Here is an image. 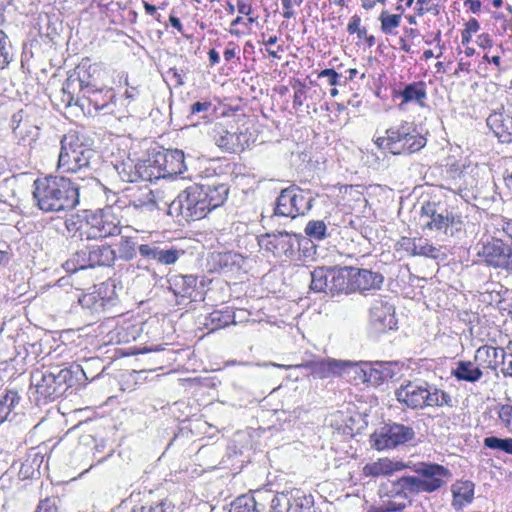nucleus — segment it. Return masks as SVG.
Here are the masks:
<instances>
[{
	"label": "nucleus",
	"mask_w": 512,
	"mask_h": 512,
	"mask_svg": "<svg viewBox=\"0 0 512 512\" xmlns=\"http://www.w3.org/2000/svg\"><path fill=\"white\" fill-rule=\"evenodd\" d=\"M33 198L44 212L74 209L79 204V187L66 177L49 176L34 181Z\"/></svg>",
	"instance_id": "obj_1"
},
{
	"label": "nucleus",
	"mask_w": 512,
	"mask_h": 512,
	"mask_svg": "<svg viewBox=\"0 0 512 512\" xmlns=\"http://www.w3.org/2000/svg\"><path fill=\"white\" fill-rule=\"evenodd\" d=\"M397 401L409 409L454 406L452 396L426 381H407L395 391Z\"/></svg>",
	"instance_id": "obj_2"
},
{
	"label": "nucleus",
	"mask_w": 512,
	"mask_h": 512,
	"mask_svg": "<svg viewBox=\"0 0 512 512\" xmlns=\"http://www.w3.org/2000/svg\"><path fill=\"white\" fill-rule=\"evenodd\" d=\"M420 220L424 230L435 232L442 241L457 236L463 229L461 216L454 214L440 202L427 201L423 203Z\"/></svg>",
	"instance_id": "obj_3"
},
{
	"label": "nucleus",
	"mask_w": 512,
	"mask_h": 512,
	"mask_svg": "<svg viewBox=\"0 0 512 512\" xmlns=\"http://www.w3.org/2000/svg\"><path fill=\"white\" fill-rule=\"evenodd\" d=\"M58 157V169L62 172L76 173L88 168L94 150L90 139L78 132H69L61 139Z\"/></svg>",
	"instance_id": "obj_4"
},
{
	"label": "nucleus",
	"mask_w": 512,
	"mask_h": 512,
	"mask_svg": "<svg viewBox=\"0 0 512 512\" xmlns=\"http://www.w3.org/2000/svg\"><path fill=\"white\" fill-rule=\"evenodd\" d=\"M117 259L116 251L107 244L86 245L76 251L63 267L67 272L95 267H110Z\"/></svg>",
	"instance_id": "obj_5"
},
{
	"label": "nucleus",
	"mask_w": 512,
	"mask_h": 512,
	"mask_svg": "<svg viewBox=\"0 0 512 512\" xmlns=\"http://www.w3.org/2000/svg\"><path fill=\"white\" fill-rule=\"evenodd\" d=\"M389 151L394 154H411L421 150L426 145V139L416 131L411 122H401L399 125L386 130Z\"/></svg>",
	"instance_id": "obj_6"
},
{
	"label": "nucleus",
	"mask_w": 512,
	"mask_h": 512,
	"mask_svg": "<svg viewBox=\"0 0 512 512\" xmlns=\"http://www.w3.org/2000/svg\"><path fill=\"white\" fill-rule=\"evenodd\" d=\"M203 191V188L198 184L187 187L170 204V210L177 212L187 221L204 218L208 209Z\"/></svg>",
	"instance_id": "obj_7"
},
{
	"label": "nucleus",
	"mask_w": 512,
	"mask_h": 512,
	"mask_svg": "<svg viewBox=\"0 0 512 512\" xmlns=\"http://www.w3.org/2000/svg\"><path fill=\"white\" fill-rule=\"evenodd\" d=\"M87 239H98L116 236L121 233V220L114 207L108 206L95 211L86 218Z\"/></svg>",
	"instance_id": "obj_8"
},
{
	"label": "nucleus",
	"mask_w": 512,
	"mask_h": 512,
	"mask_svg": "<svg viewBox=\"0 0 512 512\" xmlns=\"http://www.w3.org/2000/svg\"><path fill=\"white\" fill-rule=\"evenodd\" d=\"M313 200L312 197L305 195L299 187L292 185L281 190L275 203L274 215L294 219L307 213L313 206Z\"/></svg>",
	"instance_id": "obj_9"
},
{
	"label": "nucleus",
	"mask_w": 512,
	"mask_h": 512,
	"mask_svg": "<svg viewBox=\"0 0 512 512\" xmlns=\"http://www.w3.org/2000/svg\"><path fill=\"white\" fill-rule=\"evenodd\" d=\"M408 468L416 474L423 493H433L441 489L452 477L448 468L437 463L410 462Z\"/></svg>",
	"instance_id": "obj_10"
},
{
	"label": "nucleus",
	"mask_w": 512,
	"mask_h": 512,
	"mask_svg": "<svg viewBox=\"0 0 512 512\" xmlns=\"http://www.w3.org/2000/svg\"><path fill=\"white\" fill-rule=\"evenodd\" d=\"M270 512H316V510L313 496L294 488L274 495Z\"/></svg>",
	"instance_id": "obj_11"
},
{
	"label": "nucleus",
	"mask_w": 512,
	"mask_h": 512,
	"mask_svg": "<svg viewBox=\"0 0 512 512\" xmlns=\"http://www.w3.org/2000/svg\"><path fill=\"white\" fill-rule=\"evenodd\" d=\"M148 162L153 173L159 174V179L179 175L186 170L184 152L179 149L157 152L148 158Z\"/></svg>",
	"instance_id": "obj_12"
},
{
	"label": "nucleus",
	"mask_w": 512,
	"mask_h": 512,
	"mask_svg": "<svg viewBox=\"0 0 512 512\" xmlns=\"http://www.w3.org/2000/svg\"><path fill=\"white\" fill-rule=\"evenodd\" d=\"M415 436L412 427L393 423L386 425L379 433L371 435L372 446L377 450L395 448L411 441Z\"/></svg>",
	"instance_id": "obj_13"
},
{
	"label": "nucleus",
	"mask_w": 512,
	"mask_h": 512,
	"mask_svg": "<svg viewBox=\"0 0 512 512\" xmlns=\"http://www.w3.org/2000/svg\"><path fill=\"white\" fill-rule=\"evenodd\" d=\"M487 125L501 143H512V99L506 98L487 118Z\"/></svg>",
	"instance_id": "obj_14"
},
{
	"label": "nucleus",
	"mask_w": 512,
	"mask_h": 512,
	"mask_svg": "<svg viewBox=\"0 0 512 512\" xmlns=\"http://www.w3.org/2000/svg\"><path fill=\"white\" fill-rule=\"evenodd\" d=\"M258 366L268 367H278L282 369H291L293 366L291 365H283V364H276L272 362H265L263 364H257ZM347 365V362L335 360V359H326V360H320V361H310L303 365H297L296 367H304L310 370V374L314 378L319 379H327L332 378L336 376H340L344 367Z\"/></svg>",
	"instance_id": "obj_15"
},
{
	"label": "nucleus",
	"mask_w": 512,
	"mask_h": 512,
	"mask_svg": "<svg viewBox=\"0 0 512 512\" xmlns=\"http://www.w3.org/2000/svg\"><path fill=\"white\" fill-rule=\"evenodd\" d=\"M95 363H99V359L92 358L87 360L85 368L78 364L61 369L58 367L51 368L55 375V384L58 387L59 396L62 395L68 387L74 385L75 382L81 381V377H83L84 380H89L90 377L87 375L86 369ZM95 377L96 376H92L91 379L93 380Z\"/></svg>",
	"instance_id": "obj_16"
},
{
	"label": "nucleus",
	"mask_w": 512,
	"mask_h": 512,
	"mask_svg": "<svg viewBox=\"0 0 512 512\" xmlns=\"http://www.w3.org/2000/svg\"><path fill=\"white\" fill-rule=\"evenodd\" d=\"M370 323L379 333L392 330L397 324L394 306L382 298L375 299L370 307Z\"/></svg>",
	"instance_id": "obj_17"
},
{
	"label": "nucleus",
	"mask_w": 512,
	"mask_h": 512,
	"mask_svg": "<svg viewBox=\"0 0 512 512\" xmlns=\"http://www.w3.org/2000/svg\"><path fill=\"white\" fill-rule=\"evenodd\" d=\"M147 160L134 164L131 160L115 165V169L124 182L152 181L159 179L158 173H153Z\"/></svg>",
	"instance_id": "obj_18"
},
{
	"label": "nucleus",
	"mask_w": 512,
	"mask_h": 512,
	"mask_svg": "<svg viewBox=\"0 0 512 512\" xmlns=\"http://www.w3.org/2000/svg\"><path fill=\"white\" fill-rule=\"evenodd\" d=\"M84 89L82 96L76 99L77 106L84 113L93 115L107 108L112 97L109 91L103 94L101 90H91L87 85L84 86Z\"/></svg>",
	"instance_id": "obj_19"
},
{
	"label": "nucleus",
	"mask_w": 512,
	"mask_h": 512,
	"mask_svg": "<svg viewBox=\"0 0 512 512\" xmlns=\"http://www.w3.org/2000/svg\"><path fill=\"white\" fill-rule=\"evenodd\" d=\"M508 245L498 236H493L491 240L481 243L478 255L483 257L484 261L495 268H501L505 259V253Z\"/></svg>",
	"instance_id": "obj_20"
},
{
	"label": "nucleus",
	"mask_w": 512,
	"mask_h": 512,
	"mask_svg": "<svg viewBox=\"0 0 512 512\" xmlns=\"http://www.w3.org/2000/svg\"><path fill=\"white\" fill-rule=\"evenodd\" d=\"M400 367L396 362H375L364 370L365 380L373 385H380L385 381L399 376Z\"/></svg>",
	"instance_id": "obj_21"
},
{
	"label": "nucleus",
	"mask_w": 512,
	"mask_h": 512,
	"mask_svg": "<svg viewBox=\"0 0 512 512\" xmlns=\"http://www.w3.org/2000/svg\"><path fill=\"white\" fill-rule=\"evenodd\" d=\"M31 385L35 387L37 394L44 399L59 397L55 375L51 368L34 371L31 374Z\"/></svg>",
	"instance_id": "obj_22"
},
{
	"label": "nucleus",
	"mask_w": 512,
	"mask_h": 512,
	"mask_svg": "<svg viewBox=\"0 0 512 512\" xmlns=\"http://www.w3.org/2000/svg\"><path fill=\"white\" fill-rule=\"evenodd\" d=\"M142 257L158 261L163 265L174 264L179 257L184 254V251L175 248H162L159 245L141 244L138 248Z\"/></svg>",
	"instance_id": "obj_23"
},
{
	"label": "nucleus",
	"mask_w": 512,
	"mask_h": 512,
	"mask_svg": "<svg viewBox=\"0 0 512 512\" xmlns=\"http://www.w3.org/2000/svg\"><path fill=\"white\" fill-rule=\"evenodd\" d=\"M407 467H410V462L380 458L375 462L367 463L363 468V473L368 477L386 476Z\"/></svg>",
	"instance_id": "obj_24"
},
{
	"label": "nucleus",
	"mask_w": 512,
	"mask_h": 512,
	"mask_svg": "<svg viewBox=\"0 0 512 512\" xmlns=\"http://www.w3.org/2000/svg\"><path fill=\"white\" fill-rule=\"evenodd\" d=\"M380 492L382 497L386 496L389 498L385 503L386 512L402 511L410 503L405 492L401 491L397 480L392 481L390 485L382 486Z\"/></svg>",
	"instance_id": "obj_25"
},
{
	"label": "nucleus",
	"mask_w": 512,
	"mask_h": 512,
	"mask_svg": "<svg viewBox=\"0 0 512 512\" xmlns=\"http://www.w3.org/2000/svg\"><path fill=\"white\" fill-rule=\"evenodd\" d=\"M383 281L384 277L380 273L367 269H357L351 278L352 291H368L372 289H380Z\"/></svg>",
	"instance_id": "obj_26"
},
{
	"label": "nucleus",
	"mask_w": 512,
	"mask_h": 512,
	"mask_svg": "<svg viewBox=\"0 0 512 512\" xmlns=\"http://www.w3.org/2000/svg\"><path fill=\"white\" fill-rule=\"evenodd\" d=\"M504 352L503 348L483 345L476 350L474 361L481 369L496 371L499 365L498 358H502Z\"/></svg>",
	"instance_id": "obj_27"
},
{
	"label": "nucleus",
	"mask_w": 512,
	"mask_h": 512,
	"mask_svg": "<svg viewBox=\"0 0 512 512\" xmlns=\"http://www.w3.org/2000/svg\"><path fill=\"white\" fill-rule=\"evenodd\" d=\"M328 294L335 296L352 291L351 280L346 269L330 267Z\"/></svg>",
	"instance_id": "obj_28"
},
{
	"label": "nucleus",
	"mask_w": 512,
	"mask_h": 512,
	"mask_svg": "<svg viewBox=\"0 0 512 512\" xmlns=\"http://www.w3.org/2000/svg\"><path fill=\"white\" fill-rule=\"evenodd\" d=\"M169 290L177 297L192 298L197 285L193 275H173L168 279Z\"/></svg>",
	"instance_id": "obj_29"
},
{
	"label": "nucleus",
	"mask_w": 512,
	"mask_h": 512,
	"mask_svg": "<svg viewBox=\"0 0 512 512\" xmlns=\"http://www.w3.org/2000/svg\"><path fill=\"white\" fill-rule=\"evenodd\" d=\"M203 188V196L208 212L223 205L229 193V187L224 183L200 185Z\"/></svg>",
	"instance_id": "obj_30"
},
{
	"label": "nucleus",
	"mask_w": 512,
	"mask_h": 512,
	"mask_svg": "<svg viewBox=\"0 0 512 512\" xmlns=\"http://www.w3.org/2000/svg\"><path fill=\"white\" fill-rule=\"evenodd\" d=\"M474 483L471 481H459L451 486L453 495L452 505L456 510L472 503L474 499Z\"/></svg>",
	"instance_id": "obj_31"
},
{
	"label": "nucleus",
	"mask_w": 512,
	"mask_h": 512,
	"mask_svg": "<svg viewBox=\"0 0 512 512\" xmlns=\"http://www.w3.org/2000/svg\"><path fill=\"white\" fill-rule=\"evenodd\" d=\"M242 133L229 132L221 129L214 136L216 145L225 152L237 153L244 150L245 145L242 141Z\"/></svg>",
	"instance_id": "obj_32"
},
{
	"label": "nucleus",
	"mask_w": 512,
	"mask_h": 512,
	"mask_svg": "<svg viewBox=\"0 0 512 512\" xmlns=\"http://www.w3.org/2000/svg\"><path fill=\"white\" fill-rule=\"evenodd\" d=\"M451 375L458 381L476 383L483 377V370L471 361H458Z\"/></svg>",
	"instance_id": "obj_33"
},
{
	"label": "nucleus",
	"mask_w": 512,
	"mask_h": 512,
	"mask_svg": "<svg viewBox=\"0 0 512 512\" xmlns=\"http://www.w3.org/2000/svg\"><path fill=\"white\" fill-rule=\"evenodd\" d=\"M84 92V85L82 80L79 77L70 76L64 82L62 89L59 91V96L61 103L65 107H70L72 105L77 106L76 99L80 97L76 95V91Z\"/></svg>",
	"instance_id": "obj_34"
},
{
	"label": "nucleus",
	"mask_w": 512,
	"mask_h": 512,
	"mask_svg": "<svg viewBox=\"0 0 512 512\" xmlns=\"http://www.w3.org/2000/svg\"><path fill=\"white\" fill-rule=\"evenodd\" d=\"M403 103L416 102L419 106H425L427 98L426 84L423 81L413 82L404 87L400 92Z\"/></svg>",
	"instance_id": "obj_35"
},
{
	"label": "nucleus",
	"mask_w": 512,
	"mask_h": 512,
	"mask_svg": "<svg viewBox=\"0 0 512 512\" xmlns=\"http://www.w3.org/2000/svg\"><path fill=\"white\" fill-rule=\"evenodd\" d=\"M301 235L286 231L277 233L276 256H292L299 246Z\"/></svg>",
	"instance_id": "obj_36"
},
{
	"label": "nucleus",
	"mask_w": 512,
	"mask_h": 512,
	"mask_svg": "<svg viewBox=\"0 0 512 512\" xmlns=\"http://www.w3.org/2000/svg\"><path fill=\"white\" fill-rule=\"evenodd\" d=\"M133 207L135 210L152 212L156 210L157 201L154 192L150 189H145L142 193L130 200L128 208Z\"/></svg>",
	"instance_id": "obj_37"
},
{
	"label": "nucleus",
	"mask_w": 512,
	"mask_h": 512,
	"mask_svg": "<svg viewBox=\"0 0 512 512\" xmlns=\"http://www.w3.org/2000/svg\"><path fill=\"white\" fill-rule=\"evenodd\" d=\"M310 289L314 292H324L328 294L329 268L316 267L310 272Z\"/></svg>",
	"instance_id": "obj_38"
},
{
	"label": "nucleus",
	"mask_w": 512,
	"mask_h": 512,
	"mask_svg": "<svg viewBox=\"0 0 512 512\" xmlns=\"http://www.w3.org/2000/svg\"><path fill=\"white\" fill-rule=\"evenodd\" d=\"M20 396L18 392L8 390L0 396V424L7 420L11 411L19 404Z\"/></svg>",
	"instance_id": "obj_39"
},
{
	"label": "nucleus",
	"mask_w": 512,
	"mask_h": 512,
	"mask_svg": "<svg viewBox=\"0 0 512 512\" xmlns=\"http://www.w3.org/2000/svg\"><path fill=\"white\" fill-rule=\"evenodd\" d=\"M131 512H177L174 502L168 498L160 499L146 506L134 507Z\"/></svg>",
	"instance_id": "obj_40"
},
{
	"label": "nucleus",
	"mask_w": 512,
	"mask_h": 512,
	"mask_svg": "<svg viewBox=\"0 0 512 512\" xmlns=\"http://www.w3.org/2000/svg\"><path fill=\"white\" fill-rule=\"evenodd\" d=\"M483 443L486 448L512 455V438L511 437L499 438L496 436H489V437L484 438Z\"/></svg>",
	"instance_id": "obj_41"
},
{
	"label": "nucleus",
	"mask_w": 512,
	"mask_h": 512,
	"mask_svg": "<svg viewBox=\"0 0 512 512\" xmlns=\"http://www.w3.org/2000/svg\"><path fill=\"white\" fill-rule=\"evenodd\" d=\"M397 482L400 485L401 491L405 492V495L410 501L413 495L423 493L416 475L402 476Z\"/></svg>",
	"instance_id": "obj_42"
},
{
	"label": "nucleus",
	"mask_w": 512,
	"mask_h": 512,
	"mask_svg": "<svg viewBox=\"0 0 512 512\" xmlns=\"http://www.w3.org/2000/svg\"><path fill=\"white\" fill-rule=\"evenodd\" d=\"M117 252V258L120 260H132L136 256V242L130 237H121L117 244Z\"/></svg>",
	"instance_id": "obj_43"
},
{
	"label": "nucleus",
	"mask_w": 512,
	"mask_h": 512,
	"mask_svg": "<svg viewBox=\"0 0 512 512\" xmlns=\"http://www.w3.org/2000/svg\"><path fill=\"white\" fill-rule=\"evenodd\" d=\"M379 21L381 22V31L384 34H393L394 30L400 25L401 14H389L387 11H382Z\"/></svg>",
	"instance_id": "obj_44"
},
{
	"label": "nucleus",
	"mask_w": 512,
	"mask_h": 512,
	"mask_svg": "<svg viewBox=\"0 0 512 512\" xmlns=\"http://www.w3.org/2000/svg\"><path fill=\"white\" fill-rule=\"evenodd\" d=\"M12 45L3 30H0V70L4 69L12 59Z\"/></svg>",
	"instance_id": "obj_45"
},
{
	"label": "nucleus",
	"mask_w": 512,
	"mask_h": 512,
	"mask_svg": "<svg viewBox=\"0 0 512 512\" xmlns=\"http://www.w3.org/2000/svg\"><path fill=\"white\" fill-rule=\"evenodd\" d=\"M305 233L310 238L323 240L327 236V226L322 220H311L305 227Z\"/></svg>",
	"instance_id": "obj_46"
},
{
	"label": "nucleus",
	"mask_w": 512,
	"mask_h": 512,
	"mask_svg": "<svg viewBox=\"0 0 512 512\" xmlns=\"http://www.w3.org/2000/svg\"><path fill=\"white\" fill-rule=\"evenodd\" d=\"M230 512H259L253 497H238L231 505Z\"/></svg>",
	"instance_id": "obj_47"
},
{
	"label": "nucleus",
	"mask_w": 512,
	"mask_h": 512,
	"mask_svg": "<svg viewBox=\"0 0 512 512\" xmlns=\"http://www.w3.org/2000/svg\"><path fill=\"white\" fill-rule=\"evenodd\" d=\"M416 256H423L431 259H443L445 258V253L441 251L440 247L434 246L428 241H425L418 244Z\"/></svg>",
	"instance_id": "obj_48"
},
{
	"label": "nucleus",
	"mask_w": 512,
	"mask_h": 512,
	"mask_svg": "<svg viewBox=\"0 0 512 512\" xmlns=\"http://www.w3.org/2000/svg\"><path fill=\"white\" fill-rule=\"evenodd\" d=\"M211 109L212 103L210 101H197L191 104L188 119L192 121V119L197 115L199 116L198 119H205Z\"/></svg>",
	"instance_id": "obj_49"
},
{
	"label": "nucleus",
	"mask_w": 512,
	"mask_h": 512,
	"mask_svg": "<svg viewBox=\"0 0 512 512\" xmlns=\"http://www.w3.org/2000/svg\"><path fill=\"white\" fill-rule=\"evenodd\" d=\"M498 418L501 424L512 433V405H500L497 411Z\"/></svg>",
	"instance_id": "obj_50"
},
{
	"label": "nucleus",
	"mask_w": 512,
	"mask_h": 512,
	"mask_svg": "<svg viewBox=\"0 0 512 512\" xmlns=\"http://www.w3.org/2000/svg\"><path fill=\"white\" fill-rule=\"evenodd\" d=\"M277 233H266L258 238L261 249L272 252L276 256Z\"/></svg>",
	"instance_id": "obj_51"
},
{
	"label": "nucleus",
	"mask_w": 512,
	"mask_h": 512,
	"mask_svg": "<svg viewBox=\"0 0 512 512\" xmlns=\"http://www.w3.org/2000/svg\"><path fill=\"white\" fill-rule=\"evenodd\" d=\"M79 303L83 308L98 310L103 306V300L95 294H85L79 298Z\"/></svg>",
	"instance_id": "obj_52"
},
{
	"label": "nucleus",
	"mask_w": 512,
	"mask_h": 512,
	"mask_svg": "<svg viewBox=\"0 0 512 512\" xmlns=\"http://www.w3.org/2000/svg\"><path fill=\"white\" fill-rule=\"evenodd\" d=\"M147 273H150V270L147 266H142L140 264H129L125 267L123 275H125L127 278H137L144 276Z\"/></svg>",
	"instance_id": "obj_53"
},
{
	"label": "nucleus",
	"mask_w": 512,
	"mask_h": 512,
	"mask_svg": "<svg viewBox=\"0 0 512 512\" xmlns=\"http://www.w3.org/2000/svg\"><path fill=\"white\" fill-rule=\"evenodd\" d=\"M397 245L405 250L406 252H408L410 255L412 256H416V251H417V247H418V244L415 242L414 239H410V238H407V237H403L398 243Z\"/></svg>",
	"instance_id": "obj_54"
},
{
	"label": "nucleus",
	"mask_w": 512,
	"mask_h": 512,
	"mask_svg": "<svg viewBox=\"0 0 512 512\" xmlns=\"http://www.w3.org/2000/svg\"><path fill=\"white\" fill-rule=\"evenodd\" d=\"M35 512H58V508L54 499L46 498L39 503Z\"/></svg>",
	"instance_id": "obj_55"
},
{
	"label": "nucleus",
	"mask_w": 512,
	"mask_h": 512,
	"mask_svg": "<svg viewBox=\"0 0 512 512\" xmlns=\"http://www.w3.org/2000/svg\"><path fill=\"white\" fill-rule=\"evenodd\" d=\"M320 78L326 77L329 84L332 86L339 85L340 75L334 69H324L319 74Z\"/></svg>",
	"instance_id": "obj_56"
},
{
	"label": "nucleus",
	"mask_w": 512,
	"mask_h": 512,
	"mask_svg": "<svg viewBox=\"0 0 512 512\" xmlns=\"http://www.w3.org/2000/svg\"><path fill=\"white\" fill-rule=\"evenodd\" d=\"M502 364L503 375L512 378V354H506V352H504V356H502Z\"/></svg>",
	"instance_id": "obj_57"
},
{
	"label": "nucleus",
	"mask_w": 512,
	"mask_h": 512,
	"mask_svg": "<svg viewBox=\"0 0 512 512\" xmlns=\"http://www.w3.org/2000/svg\"><path fill=\"white\" fill-rule=\"evenodd\" d=\"M416 13L419 16H423L425 13H432L433 15L439 14V7L437 4H432L430 6L417 5Z\"/></svg>",
	"instance_id": "obj_58"
},
{
	"label": "nucleus",
	"mask_w": 512,
	"mask_h": 512,
	"mask_svg": "<svg viewBox=\"0 0 512 512\" xmlns=\"http://www.w3.org/2000/svg\"><path fill=\"white\" fill-rule=\"evenodd\" d=\"M243 24L248 28V24L244 22L243 18L238 16L234 20L231 21L229 33L234 36H240L242 32L236 28L237 25Z\"/></svg>",
	"instance_id": "obj_59"
},
{
	"label": "nucleus",
	"mask_w": 512,
	"mask_h": 512,
	"mask_svg": "<svg viewBox=\"0 0 512 512\" xmlns=\"http://www.w3.org/2000/svg\"><path fill=\"white\" fill-rule=\"evenodd\" d=\"M360 22H361V19L359 16H357V15L352 16L348 23L347 31L350 34H354L356 31L359 30Z\"/></svg>",
	"instance_id": "obj_60"
},
{
	"label": "nucleus",
	"mask_w": 512,
	"mask_h": 512,
	"mask_svg": "<svg viewBox=\"0 0 512 512\" xmlns=\"http://www.w3.org/2000/svg\"><path fill=\"white\" fill-rule=\"evenodd\" d=\"M502 232L512 239V220L502 219L498 225Z\"/></svg>",
	"instance_id": "obj_61"
},
{
	"label": "nucleus",
	"mask_w": 512,
	"mask_h": 512,
	"mask_svg": "<svg viewBox=\"0 0 512 512\" xmlns=\"http://www.w3.org/2000/svg\"><path fill=\"white\" fill-rule=\"evenodd\" d=\"M237 10L240 14L250 16L253 12L252 6L248 3H245L243 1L237 2Z\"/></svg>",
	"instance_id": "obj_62"
},
{
	"label": "nucleus",
	"mask_w": 512,
	"mask_h": 512,
	"mask_svg": "<svg viewBox=\"0 0 512 512\" xmlns=\"http://www.w3.org/2000/svg\"><path fill=\"white\" fill-rule=\"evenodd\" d=\"M501 265L502 269L512 270V248L510 246L507 247L505 253V259Z\"/></svg>",
	"instance_id": "obj_63"
},
{
	"label": "nucleus",
	"mask_w": 512,
	"mask_h": 512,
	"mask_svg": "<svg viewBox=\"0 0 512 512\" xmlns=\"http://www.w3.org/2000/svg\"><path fill=\"white\" fill-rule=\"evenodd\" d=\"M284 8L283 17L286 19H290L294 16V11L292 9L291 0H281Z\"/></svg>",
	"instance_id": "obj_64"
}]
</instances>
